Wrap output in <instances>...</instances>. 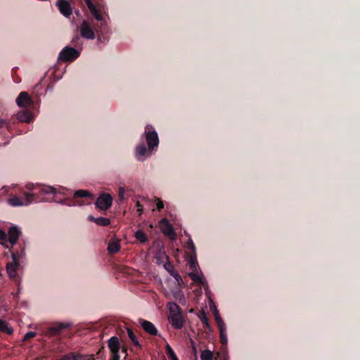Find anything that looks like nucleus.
<instances>
[{
  "label": "nucleus",
  "instance_id": "f704fd0d",
  "mask_svg": "<svg viewBox=\"0 0 360 360\" xmlns=\"http://www.w3.org/2000/svg\"><path fill=\"white\" fill-rule=\"evenodd\" d=\"M124 192H125V191H124V188L120 187L119 188V191H118V200L120 202H122L124 200Z\"/></svg>",
  "mask_w": 360,
  "mask_h": 360
},
{
  "label": "nucleus",
  "instance_id": "79ce46f5",
  "mask_svg": "<svg viewBox=\"0 0 360 360\" xmlns=\"http://www.w3.org/2000/svg\"><path fill=\"white\" fill-rule=\"evenodd\" d=\"M86 4L87 5L88 8L93 7L94 5L92 2V0H84Z\"/></svg>",
  "mask_w": 360,
  "mask_h": 360
},
{
  "label": "nucleus",
  "instance_id": "1a4fd4ad",
  "mask_svg": "<svg viewBox=\"0 0 360 360\" xmlns=\"http://www.w3.org/2000/svg\"><path fill=\"white\" fill-rule=\"evenodd\" d=\"M95 30L93 29L90 24L86 21L84 20L80 25V34L81 36L86 39H94L96 37Z\"/></svg>",
  "mask_w": 360,
  "mask_h": 360
},
{
  "label": "nucleus",
  "instance_id": "6ab92c4d",
  "mask_svg": "<svg viewBox=\"0 0 360 360\" xmlns=\"http://www.w3.org/2000/svg\"><path fill=\"white\" fill-rule=\"evenodd\" d=\"M88 219L90 221H93L96 223L97 225L102 226H106L110 224V220L108 218L106 217H98L96 218L93 217L92 215H89L88 217Z\"/></svg>",
  "mask_w": 360,
  "mask_h": 360
},
{
  "label": "nucleus",
  "instance_id": "20e7f679",
  "mask_svg": "<svg viewBox=\"0 0 360 360\" xmlns=\"http://www.w3.org/2000/svg\"><path fill=\"white\" fill-rule=\"evenodd\" d=\"M145 136L149 150H152L159 144L158 133L152 125L148 124L145 128Z\"/></svg>",
  "mask_w": 360,
  "mask_h": 360
},
{
  "label": "nucleus",
  "instance_id": "58836bf2",
  "mask_svg": "<svg viewBox=\"0 0 360 360\" xmlns=\"http://www.w3.org/2000/svg\"><path fill=\"white\" fill-rule=\"evenodd\" d=\"M164 207L163 202L158 199V201L157 202V209L160 211Z\"/></svg>",
  "mask_w": 360,
  "mask_h": 360
},
{
  "label": "nucleus",
  "instance_id": "412c9836",
  "mask_svg": "<svg viewBox=\"0 0 360 360\" xmlns=\"http://www.w3.org/2000/svg\"><path fill=\"white\" fill-rule=\"evenodd\" d=\"M120 250V245L118 240H110L108 243V251L113 255L118 252Z\"/></svg>",
  "mask_w": 360,
  "mask_h": 360
},
{
  "label": "nucleus",
  "instance_id": "5701e85b",
  "mask_svg": "<svg viewBox=\"0 0 360 360\" xmlns=\"http://www.w3.org/2000/svg\"><path fill=\"white\" fill-rule=\"evenodd\" d=\"M89 198L90 199H93V195L88 191L85 190H77L74 193L73 198L75 200H78V198Z\"/></svg>",
  "mask_w": 360,
  "mask_h": 360
},
{
  "label": "nucleus",
  "instance_id": "a18cd8bd",
  "mask_svg": "<svg viewBox=\"0 0 360 360\" xmlns=\"http://www.w3.org/2000/svg\"><path fill=\"white\" fill-rule=\"evenodd\" d=\"M79 40V37L78 36H76L73 39H72V44L74 45H76L77 44V41Z\"/></svg>",
  "mask_w": 360,
  "mask_h": 360
},
{
  "label": "nucleus",
  "instance_id": "2eb2a0df",
  "mask_svg": "<svg viewBox=\"0 0 360 360\" xmlns=\"http://www.w3.org/2000/svg\"><path fill=\"white\" fill-rule=\"evenodd\" d=\"M58 8L60 13L68 17L72 14V8L70 3L66 0H58Z\"/></svg>",
  "mask_w": 360,
  "mask_h": 360
},
{
  "label": "nucleus",
  "instance_id": "c85d7f7f",
  "mask_svg": "<svg viewBox=\"0 0 360 360\" xmlns=\"http://www.w3.org/2000/svg\"><path fill=\"white\" fill-rule=\"evenodd\" d=\"M90 10L91 14L95 17V18L98 21L103 20V16L101 14L100 11L96 8L95 5L93 6V7L89 8Z\"/></svg>",
  "mask_w": 360,
  "mask_h": 360
},
{
  "label": "nucleus",
  "instance_id": "9d476101",
  "mask_svg": "<svg viewBox=\"0 0 360 360\" xmlns=\"http://www.w3.org/2000/svg\"><path fill=\"white\" fill-rule=\"evenodd\" d=\"M26 188L30 191H37L42 193H56V189L50 186L46 185H40V184H27L26 185Z\"/></svg>",
  "mask_w": 360,
  "mask_h": 360
},
{
  "label": "nucleus",
  "instance_id": "f03ea898",
  "mask_svg": "<svg viewBox=\"0 0 360 360\" xmlns=\"http://www.w3.org/2000/svg\"><path fill=\"white\" fill-rule=\"evenodd\" d=\"M108 347L111 354L110 360H120L119 352L120 349H122V352L127 353V347L120 346L119 339L116 336H112L108 340Z\"/></svg>",
  "mask_w": 360,
  "mask_h": 360
},
{
  "label": "nucleus",
  "instance_id": "ddd939ff",
  "mask_svg": "<svg viewBox=\"0 0 360 360\" xmlns=\"http://www.w3.org/2000/svg\"><path fill=\"white\" fill-rule=\"evenodd\" d=\"M139 323L146 333L153 336L158 335V329L152 322L144 319H140Z\"/></svg>",
  "mask_w": 360,
  "mask_h": 360
},
{
  "label": "nucleus",
  "instance_id": "2f4dec72",
  "mask_svg": "<svg viewBox=\"0 0 360 360\" xmlns=\"http://www.w3.org/2000/svg\"><path fill=\"white\" fill-rule=\"evenodd\" d=\"M199 317H200L202 323L204 324V327L210 328V323H209V319H208L206 313L204 311H202L201 312Z\"/></svg>",
  "mask_w": 360,
  "mask_h": 360
},
{
  "label": "nucleus",
  "instance_id": "7c9ffc66",
  "mask_svg": "<svg viewBox=\"0 0 360 360\" xmlns=\"http://www.w3.org/2000/svg\"><path fill=\"white\" fill-rule=\"evenodd\" d=\"M201 360H212L213 353L209 349L203 350L200 354Z\"/></svg>",
  "mask_w": 360,
  "mask_h": 360
},
{
  "label": "nucleus",
  "instance_id": "6e6552de",
  "mask_svg": "<svg viewBox=\"0 0 360 360\" xmlns=\"http://www.w3.org/2000/svg\"><path fill=\"white\" fill-rule=\"evenodd\" d=\"M112 203V197L108 194L103 193L97 198L96 205L101 210H106L109 209Z\"/></svg>",
  "mask_w": 360,
  "mask_h": 360
},
{
  "label": "nucleus",
  "instance_id": "a878e982",
  "mask_svg": "<svg viewBox=\"0 0 360 360\" xmlns=\"http://www.w3.org/2000/svg\"><path fill=\"white\" fill-rule=\"evenodd\" d=\"M165 352L169 360H179L174 351L168 343L165 346Z\"/></svg>",
  "mask_w": 360,
  "mask_h": 360
},
{
  "label": "nucleus",
  "instance_id": "c756f323",
  "mask_svg": "<svg viewBox=\"0 0 360 360\" xmlns=\"http://www.w3.org/2000/svg\"><path fill=\"white\" fill-rule=\"evenodd\" d=\"M79 356L76 352H70L61 356L57 360H78Z\"/></svg>",
  "mask_w": 360,
  "mask_h": 360
},
{
  "label": "nucleus",
  "instance_id": "7ed1b4c3",
  "mask_svg": "<svg viewBox=\"0 0 360 360\" xmlns=\"http://www.w3.org/2000/svg\"><path fill=\"white\" fill-rule=\"evenodd\" d=\"M25 200H22L20 198L13 195L8 198V202L11 206L13 207H20L24 205H28L37 198V193H25Z\"/></svg>",
  "mask_w": 360,
  "mask_h": 360
},
{
  "label": "nucleus",
  "instance_id": "ea45409f",
  "mask_svg": "<svg viewBox=\"0 0 360 360\" xmlns=\"http://www.w3.org/2000/svg\"><path fill=\"white\" fill-rule=\"evenodd\" d=\"M6 238H7V235H6V233L4 231H2V230H1V229H0V240H6Z\"/></svg>",
  "mask_w": 360,
  "mask_h": 360
},
{
  "label": "nucleus",
  "instance_id": "c03bdc74",
  "mask_svg": "<svg viewBox=\"0 0 360 360\" xmlns=\"http://www.w3.org/2000/svg\"><path fill=\"white\" fill-rule=\"evenodd\" d=\"M136 206L139 207L137 211L139 212V213L141 214L142 212V209H141V205L140 203V202H136Z\"/></svg>",
  "mask_w": 360,
  "mask_h": 360
},
{
  "label": "nucleus",
  "instance_id": "f3484780",
  "mask_svg": "<svg viewBox=\"0 0 360 360\" xmlns=\"http://www.w3.org/2000/svg\"><path fill=\"white\" fill-rule=\"evenodd\" d=\"M94 30L98 34V40L102 41V38H104V35L108 32V27L105 22L101 21V24L98 26V24L94 25Z\"/></svg>",
  "mask_w": 360,
  "mask_h": 360
},
{
  "label": "nucleus",
  "instance_id": "37998d69",
  "mask_svg": "<svg viewBox=\"0 0 360 360\" xmlns=\"http://www.w3.org/2000/svg\"><path fill=\"white\" fill-rule=\"evenodd\" d=\"M7 124V122L5 120L0 119V128L4 127Z\"/></svg>",
  "mask_w": 360,
  "mask_h": 360
},
{
  "label": "nucleus",
  "instance_id": "c9c22d12",
  "mask_svg": "<svg viewBox=\"0 0 360 360\" xmlns=\"http://www.w3.org/2000/svg\"><path fill=\"white\" fill-rule=\"evenodd\" d=\"M37 333L35 332L30 331L27 332L24 336V340H27L31 338H33L36 336Z\"/></svg>",
  "mask_w": 360,
  "mask_h": 360
},
{
  "label": "nucleus",
  "instance_id": "473e14b6",
  "mask_svg": "<svg viewBox=\"0 0 360 360\" xmlns=\"http://www.w3.org/2000/svg\"><path fill=\"white\" fill-rule=\"evenodd\" d=\"M219 333H220V341H221V343L222 345H226L227 344V342H228L227 337H226V332H225L226 327L225 328H219Z\"/></svg>",
  "mask_w": 360,
  "mask_h": 360
},
{
  "label": "nucleus",
  "instance_id": "393cba45",
  "mask_svg": "<svg viewBox=\"0 0 360 360\" xmlns=\"http://www.w3.org/2000/svg\"><path fill=\"white\" fill-rule=\"evenodd\" d=\"M0 331L11 335L13 333V330L12 328L8 327L6 321L0 319Z\"/></svg>",
  "mask_w": 360,
  "mask_h": 360
},
{
  "label": "nucleus",
  "instance_id": "dca6fc26",
  "mask_svg": "<svg viewBox=\"0 0 360 360\" xmlns=\"http://www.w3.org/2000/svg\"><path fill=\"white\" fill-rule=\"evenodd\" d=\"M160 226L161 231H162V233L165 235H167V236L174 235V229L167 219L164 218L160 220Z\"/></svg>",
  "mask_w": 360,
  "mask_h": 360
},
{
  "label": "nucleus",
  "instance_id": "0eeeda50",
  "mask_svg": "<svg viewBox=\"0 0 360 360\" xmlns=\"http://www.w3.org/2000/svg\"><path fill=\"white\" fill-rule=\"evenodd\" d=\"M164 255L167 259V262L164 264L165 269L169 272V274L174 278L176 281L178 285L180 288H184L186 284L184 283L181 276L179 274V273L174 269L172 264L169 260V257L167 256L165 253Z\"/></svg>",
  "mask_w": 360,
  "mask_h": 360
},
{
  "label": "nucleus",
  "instance_id": "423d86ee",
  "mask_svg": "<svg viewBox=\"0 0 360 360\" xmlns=\"http://www.w3.org/2000/svg\"><path fill=\"white\" fill-rule=\"evenodd\" d=\"M174 307L179 311V307L177 304H174ZM170 316L169 321L172 326L176 329H181L183 327L184 321L181 314L179 311H175L172 307H170Z\"/></svg>",
  "mask_w": 360,
  "mask_h": 360
},
{
  "label": "nucleus",
  "instance_id": "f257e3e1",
  "mask_svg": "<svg viewBox=\"0 0 360 360\" xmlns=\"http://www.w3.org/2000/svg\"><path fill=\"white\" fill-rule=\"evenodd\" d=\"M25 254L24 249L21 248L20 252H11L12 262L6 264V271L8 276L19 285V276L17 271L19 269V259Z\"/></svg>",
  "mask_w": 360,
  "mask_h": 360
},
{
  "label": "nucleus",
  "instance_id": "b1692460",
  "mask_svg": "<svg viewBox=\"0 0 360 360\" xmlns=\"http://www.w3.org/2000/svg\"><path fill=\"white\" fill-rule=\"evenodd\" d=\"M127 330L128 336H129V339L131 340V342H133L134 345L136 346V347L141 348V346L140 343L139 342L138 339H137L136 335L134 334V333L133 332L132 329L127 328Z\"/></svg>",
  "mask_w": 360,
  "mask_h": 360
},
{
  "label": "nucleus",
  "instance_id": "cd10ccee",
  "mask_svg": "<svg viewBox=\"0 0 360 360\" xmlns=\"http://www.w3.org/2000/svg\"><path fill=\"white\" fill-rule=\"evenodd\" d=\"M135 237L138 240H139L142 243H144L148 240L147 235L141 230H138L135 233Z\"/></svg>",
  "mask_w": 360,
  "mask_h": 360
},
{
  "label": "nucleus",
  "instance_id": "4be33fe9",
  "mask_svg": "<svg viewBox=\"0 0 360 360\" xmlns=\"http://www.w3.org/2000/svg\"><path fill=\"white\" fill-rule=\"evenodd\" d=\"M147 153V149L144 143H141L136 147V157L139 161L144 160V156Z\"/></svg>",
  "mask_w": 360,
  "mask_h": 360
},
{
  "label": "nucleus",
  "instance_id": "de8ad7c7",
  "mask_svg": "<svg viewBox=\"0 0 360 360\" xmlns=\"http://www.w3.org/2000/svg\"><path fill=\"white\" fill-rule=\"evenodd\" d=\"M7 248H9V246H7ZM11 248H12L11 247V248H10V250H11Z\"/></svg>",
  "mask_w": 360,
  "mask_h": 360
},
{
  "label": "nucleus",
  "instance_id": "39448f33",
  "mask_svg": "<svg viewBox=\"0 0 360 360\" xmlns=\"http://www.w3.org/2000/svg\"><path fill=\"white\" fill-rule=\"evenodd\" d=\"M79 56V52L75 49L66 46L60 52L58 60L63 62H72Z\"/></svg>",
  "mask_w": 360,
  "mask_h": 360
},
{
  "label": "nucleus",
  "instance_id": "9b49d317",
  "mask_svg": "<svg viewBox=\"0 0 360 360\" xmlns=\"http://www.w3.org/2000/svg\"><path fill=\"white\" fill-rule=\"evenodd\" d=\"M15 101L17 105L20 108H25L33 104L32 98L26 91L20 92Z\"/></svg>",
  "mask_w": 360,
  "mask_h": 360
},
{
  "label": "nucleus",
  "instance_id": "e433bc0d",
  "mask_svg": "<svg viewBox=\"0 0 360 360\" xmlns=\"http://www.w3.org/2000/svg\"><path fill=\"white\" fill-rule=\"evenodd\" d=\"M188 249L195 252V246L191 239H189L188 245H187Z\"/></svg>",
  "mask_w": 360,
  "mask_h": 360
},
{
  "label": "nucleus",
  "instance_id": "72a5a7b5",
  "mask_svg": "<svg viewBox=\"0 0 360 360\" xmlns=\"http://www.w3.org/2000/svg\"><path fill=\"white\" fill-rule=\"evenodd\" d=\"M188 275L193 281L199 283L202 285L204 284V279L202 278H201L200 276H199L197 274L192 272V273H189Z\"/></svg>",
  "mask_w": 360,
  "mask_h": 360
},
{
  "label": "nucleus",
  "instance_id": "f8f14e48",
  "mask_svg": "<svg viewBox=\"0 0 360 360\" xmlns=\"http://www.w3.org/2000/svg\"><path fill=\"white\" fill-rule=\"evenodd\" d=\"M20 234L21 231L16 226H12L9 228L8 231V242L11 244V248L16 244Z\"/></svg>",
  "mask_w": 360,
  "mask_h": 360
},
{
  "label": "nucleus",
  "instance_id": "a19ab883",
  "mask_svg": "<svg viewBox=\"0 0 360 360\" xmlns=\"http://www.w3.org/2000/svg\"><path fill=\"white\" fill-rule=\"evenodd\" d=\"M197 264H197V262H196L195 259H193L192 258L191 259V268L193 269H195Z\"/></svg>",
  "mask_w": 360,
  "mask_h": 360
},
{
  "label": "nucleus",
  "instance_id": "a211bd4d",
  "mask_svg": "<svg viewBox=\"0 0 360 360\" xmlns=\"http://www.w3.org/2000/svg\"><path fill=\"white\" fill-rule=\"evenodd\" d=\"M55 202L60 203L61 205H65L68 206H81L84 204V202L79 200H75L74 198H65L63 200H54Z\"/></svg>",
  "mask_w": 360,
  "mask_h": 360
},
{
  "label": "nucleus",
  "instance_id": "aec40b11",
  "mask_svg": "<svg viewBox=\"0 0 360 360\" xmlns=\"http://www.w3.org/2000/svg\"><path fill=\"white\" fill-rule=\"evenodd\" d=\"M18 120L20 122L30 123L32 120V115L27 110H22L18 113Z\"/></svg>",
  "mask_w": 360,
  "mask_h": 360
},
{
  "label": "nucleus",
  "instance_id": "49530a36",
  "mask_svg": "<svg viewBox=\"0 0 360 360\" xmlns=\"http://www.w3.org/2000/svg\"><path fill=\"white\" fill-rule=\"evenodd\" d=\"M58 193H61V194H63V195H65V193L63 191H58Z\"/></svg>",
  "mask_w": 360,
  "mask_h": 360
},
{
  "label": "nucleus",
  "instance_id": "bb28decb",
  "mask_svg": "<svg viewBox=\"0 0 360 360\" xmlns=\"http://www.w3.org/2000/svg\"><path fill=\"white\" fill-rule=\"evenodd\" d=\"M214 319H215L216 323L218 326V328H225V323H224L222 319L221 318L216 307H214Z\"/></svg>",
  "mask_w": 360,
  "mask_h": 360
},
{
  "label": "nucleus",
  "instance_id": "4c0bfd02",
  "mask_svg": "<svg viewBox=\"0 0 360 360\" xmlns=\"http://www.w3.org/2000/svg\"><path fill=\"white\" fill-rule=\"evenodd\" d=\"M77 354L79 356L78 360H95L93 357H88V356H82L81 354L77 353Z\"/></svg>",
  "mask_w": 360,
  "mask_h": 360
},
{
  "label": "nucleus",
  "instance_id": "4468645a",
  "mask_svg": "<svg viewBox=\"0 0 360 360\" xmlns=\"http://www.w3.org/2000/svg\"><path fill=\"white\" fill-rule=\"evenodd\" d=\"M70 326V323H56L49 328V333L51 335H56L60 334L63 330L68 328Z\"/></svg>",
  "mask_w": 360,
  "mask_h": 360
}]
</instances>
